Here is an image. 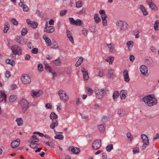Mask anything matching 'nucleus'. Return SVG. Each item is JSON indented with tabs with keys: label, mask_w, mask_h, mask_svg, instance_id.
<instances>
[{
	"label": "nucleus",
	"mask_w": 159,
	"mask_h": 159,
	"mask_svg": "<svg viewBox=\"0 0 159 159\" xmlns=\"http://www.w3.org/2000/svg\"><path fill=\"white\" fill-rule=\"evenodd\" d=\"M27 24L30 27L34 29H36L38 25V24L34 21H31L30 19H27L26 20Z\"/></svg>",
	"instance_id": "obj_11"
},
{
	"label": "nucleus",
	"mask_w": 159,
	"mask_h": 159,
	"mask_svg": "<svg viewBox=\"0 0 159 159\" xmlns=\"http://www.w3.org/2000/svg\"><path fill=\"white\" fill-rule=\"evenodd\" d=\"M55 139L62 140L64 139V136L61 134H56L54 137Z\"/></svg>",
	"instance_id": "obj_48"
},
{
	"label": "nucleus",
	"mask_w": 159,
	"mask_h": 159,
	"mask_svg": "<svg viewBox=\"0 0 159 159\" xmlns=\"http://www.w3.org/2000/svg\"><path fill=\"white\" fill-rule=\"evenodd\" d=\"M43 38L45 40L46 44L47 46H50L51 45V41L46 34H44L43 35Z\"/></svg>",
	"instance_id": "obj_16"
},
{
	"label": "nucleus",
	"mask_w": 159,
	"mask_h": 159,
	"mask_svg": "<svg viewBox=\"0 0 159 159\" xmlns=\"http://www.w3.org/2000/svg\"><path fill=\"white\" fill-rule=\"evenodd\" d=\"M96 97L99 99H101L103 98L106 93V91L104 89H99L98 92H95Z\"/></svg>",
	"instance_id": "obj_5"
},
{
	"label": "nucleus",
	"mask_w": 159,
	"mask_h": 159,
	"mask_svg": "<svg viewBox=\"0 0 159 159\" xmlns=\"http://www.w3.org/2000/svg\"><path fill=\"white\" fill-rule=\"evenodd\" d=\"M94 19L95 22L96 23H98L100 22L101 21V19L99 17L98 14V13H96L95 14L94 17Z\"/></svg>",
	"instance_id": "obj_26"
},
{
	"label": "nucleus",
	"mask_w": 159,
	"mask_h": 159,
	"mask_svg": "<svg viewBox=\"0 0 159 159\" xmlns=\"http://www.w3.org/2000/svg\"><path fill=\"white\" fill-rule=\"evenodd\" d=\"M17 98V96L16 95H13L11 96L9 98V102L11 103H13Z\"/></svg>",
	"instance_id": "obj_27"
},
{
	"label": "nucleus",
	"mask_w": 159,
	"mask_h": 159,
	"mask_svg": "<svg viewBox=\"0 0 159 159\" xmlns=\"http://www.w3.org/2000/svg\"><path fill=\"white\" fill-rule=\"evenodd\" d=\"M117 114L120 117H123L126 116L128 114V112L125 109H120L118 110Z\"/></svg>",
	"instance_id": "obj_12"
},
{
	"label": "nucleus",
	"mask_w": 159,
	"mask_h": 159,
	"mask_svg": "<svg viewBox=\"0 0 159 159\" xmlns=\"http://www.w3.org/2000/svg\"><path fill=\"white\" fill-rule=\"evenodd\" d=\"M20 104L21 107L23 111L25 113L29 107L28 102L25 98H23L20 102Z\"/></svg>",
	"instance_id": "obj_3"
},
{
	"label": "nucleus",
	"mask_w": 159,
	"mask_h": 159,
	"mask_svg": "<svg viewBox=\"0 0 159 159\" xmlns=\"http://www.w3.org/2000/svg\"><path fill=\"white\" fill-rule=\"evenodd\" d=\"M20 141L19 139L13 141L11 143V147L15 148L18 147L20 144Z\"/></svg>",
	"instance_id": "obj_14"
},
{
	"label": "nucleus",
	"mask_w": 159,
	"mask_h": 159,
	"mask_svg": "<svg viewBox=\"0 0 159 159\" xmlns=\"http://www.w3.org/2000/svg\"><path fill=\"white\" fill-rule=\"evenodd\" d=\"M10 28V25L8 22H7L5 23V26L3 30V32L4 33H6L8 30Z\"/></svg>",
	"instance_id": "obj_35"
},
{
	"label": "nucleus",
	"mask_w": 159,
	"mask_h": 159,
	"mask_svg": "<svg viewBox=\"0 0 159 159\" xmlns=\"http://www.w3.org/2000/svg\"><path fill=\"white\" fill-rule=\"evenodd\" d=\"M141 137L143 143H149V140L146 135L144 134H142Z\"/></svg>",
	"instance_id": "obj_23"
},
{
	"label": "nucleus",
	"mask_w": 159,
	"mask_h": 159,
	"mask_svg": "<svg viewBox=\"0 0 159 159\" xmlns=\"http://www.w3.org/2000/svg\"><path fill=\"white\" fill-rule=\"evenodd\" d=\"M53 63L57 66H60L61 64L60 58H58L53 61Z\"/></svg>",
	"instance_id": "obj_39"
},
{
	"label": "nucleus",
	"mask_w": 159,
	"mask_h": 159,
	"mask_svg": "<svg viewBox=\"0 0 159 159\" xmlns=\"http://www.w3.org/2000/svg\"><path fill=\"white\" fill-rule=\"evenodd\" d=\"M119 96V93L118 91H115L113 95V100L114 101L116 100L117 98Z\"/></svg>",
	"instance_id": "obj_40"
},
{
	"label": "nucleus",
	"mask_w": 159,
	"mask_h": 159,
	"mask_svg": "<svg viewBox=\"0 0 159 159\" xmlns=\"http://www.w3.org/2000/svg\"><path fill=\"white\" fill-rule=\"evenodd\" d=\"M86 90L87 91V94L91 96L92 95L93 91V89L89 87H86L85 88Z\"/></svg>",
	"instance_id": "obj_34"
},
{
	"label": "nucleus",
	"mask_w": 159,
	"mask_h": 159,
	"mask_svg": "<svg viewBox=\"0 0 159 159\" xmlns=\"http://www.w3.org/2000/svg\"><path fill=\"white\" fill-rule=\"evenodd\" d=\"M142 100L148 106L151 107L157 103V101L153 95H148L144 97Z\"/></svg>",
	"instance_id": "obj_1"
},
{
	"label": "nucleus",
	"mask_w": 159,
	"mask_h": 159,
	"mask_svg": "<svg viewBox=\"0 0 159 159\" xmlns=\"http://www.w3.org/2000/svg\"><path fill=\"white\" fill-rule=\"evenodd\" d=\"M127 91L125 90H122L120 92V99L122 100H124L125 99L126 95H127Z\"/></svg>",
	"instance_id": "obj_22"
},
{
	"label": "nucleus",
	"mask_w": 159,
	"mask_h": 159,
	"mask_svg": "<svg viewBox=\"0 0 159 159\" xmlns=\"http://www.w3.org/2000/svg\"><path fill=\"white\" fill-rule=\"evenodd\" d=\"M50 117L52 120H57L58 116L55 113L52 112L51 113Z\"/></svg>",
	"instance_id": "obj_32"
},
{
	"label": "nucleus",
	"mask_w": 159,
	"mask_h": 159,
	"mask_svg": "<svg viewBox=\"0 0 159 159\" xmlns=\"http://www.w3.org/2000/svg\"><path fill=\"white\" fill-rule=\"evenodd\" d=\"M27 30L26 28H23L21 31V34L22 36L25 35L27 33Z\"/></svg>",
	"instance_id": "obj_49"
},
{
	"label": "nucleus",
	"mask_w": 159,
	"mask_h": 159,
	"mask_svg": "<svg viewBox=\"0 0 159 159\" xmlns=\"http://www.w3.org/2000/svg\"><path fill=\"white\" fill-rule=\"evenodd\" d=\"M16 41L22 45H24L25 44L24 39L21 36L17 37L16 38Z\"/></svg>",
	"instance_id": "obj_20"
},
{
	"label": "nucleus",
	"mask_w": 159,
	"mask_h": 159,
	"mask_svg": "<svg viewBox=\"0 0 159 159\" xmlns=\"http://www.w3.org/2000/svg\"><path fill=\"white\" fill-rule=\"evenodd\" d=\"M98 75L99 77H101L104 75V73L102 70H100L98 74Z\"/></svg>",
	"instance_id": "obj_63"
},
{
	"label": "nucleus",
	"mask_w": 159,
	"mask_h": 159,
	"mask_svg": "<svg viewBox=\"0 0 159 159\" xmlns=\"http://www.w3.org/2000/svg\"><path fill=\"white\" fill-rule=\"evenodd\" d=\"M11 76V73L9 71H7L5 74V77L7 78H9Z\"/></svg>",
	"instance_id": "obj_56"
},
{
	"label": "nucleus",
	"mask_w": 159,
	"mask_h": 159,
	"mask_svg": "<svg viewBox=\"0 0 159 159\" xmlns=\"http://www.w3.org/2000/svg\"><path fill=\"white\" fill-rule=\"evenodd\" d=\"M67 10H61L60 11V15L61 16H65L66 12H67Z\"/></svg>",
	"instance_id": "obj_53"
},
{
	"label": "nucleus",
	"mask_w": 159,
	"mask_h": 159,
	"mask_svg": "<svg viewBox=\"0 0 159 159\" xmlns=\"http://www.w3.org/2000/svg\"><path fill=\"white\" fill-rule=\"evenodd\" d=\"M76 6L77 7H80L82 6V2L81 1H79L76 3Z\"/></svg>",
	"instance_id": "obj_58"
},
{
	"label": "nucleus",
	"mask_w": 159,
	"mask_h": 159,
	"mask_svg": "<svg viewBox=\"0 0 159 159\" xmlns=\"http://www.w3.org/2000/svg\"><path fill=\"white\" fill-rule=\"evenodd\" d=\"M94 108L96 110H99L101 108V107L97 104H96L94 105Z\"/></svg>",
	"instance_id": "obj_61"
},
{
	"label": "nucleus",
	"mask_w": 159,
	"mask_h": 159,
	"mask_svg": "<svg viewBox=\"0 0 159 159\" xmlns=\"http://www.w3.org/2000/svg\"><path fill=\"white\" fill-rule=\"evenodd\" d=\"M39 51V50L37 48H33L31 51V52L33 54H37L38 53Z\"/></svg>",
	"instance_id": "obj_54"
},
{
	"label": "nucleus",
	"mask_w": 159,
	"mask_h": 159,
	"mask_svg": "<svg viewBox=\"0 0 159 159\" xmlns=\"http://www.w3.org/2000/svg\"><path fill=\"white\" fill-rule=\"evenodd\" d=\"M7 98V95L5 94V93L3 91H1V94L0 95V102H1L3 101H5Z\"/></svg>",
	"instance_id": "obj_21"
},
{
	"label": "nucleus",
	"mask_w": 159,
	"mask_h": 159,
	"mask_svg": "<svg viewBox=\"0 0 159 159\" xmlns=\"http://www.w3.org/2000/svg\"><path fill=\"white\" fill-rule=\"evenodd\" d=\"M55 30L54 27L52 26H49L48 27L44 28V31L48 33H52Z\"/></svg>",
	"instance_id": "obj_17"
},
{
	"label": "nucleus",
	"mask_w": 159,
	"mask_h": 159,
	"mask_svg": "<svg viewBox=\"0 0 159 159\" xmlns=\"http://www.w3.org/2000/svg\"><path fill=\"white\" fill-rule=\"evenodd\" d=\"M123 77L124 81L125 82H128L129 81L130 79L129 77L128 71L125 70L123 72Z\"/></svg>",
	"instance_id": "obj_19"
},
{
	"label": "nucleus",
	"mask_w": 159,
	"mask_h": 159,
	"mask_svg": "<svg viewBox=\"0 0 159 159\" xmlns=\"http://www.w3.org/2000/svg\"><path fill=\"white\" fill-rule=\"evenodd\" d=\"M6 62L7 64H10L12 66L15 65V62L13 60L7 59L6 60Z\"/></svg>",
	"instance_id": "obj_31"
},
{
	"label": "nucleus",
	"mask_w": 159,
	"mask_h": 159,
	"mask_svg": "<svg viewBox=\"0 0 159 159\" xmlns=\"http://www.w3.org/2000/svg\"><path fill=\"white\" fill-rule=\"evenodd\" d=\"M58 94L61 99L64 102L67 101L68 100V97L64 91L62 90H60L59 91Z\"/></svg>",
	"instance_id": "obj_6"
},
{
	"label": "nucleus",
	"mask_w": 159,
	"mask_h": 159,
	"mask_svg": "<svg viewBox=\"0 0 159 159\" xmlns=\"http://www.w3.org/2000/svg\"><path fill=\"white\" fill-rule=\"evenodd\" d=\"M52 120V122L50 125V128L52 129H54L55 127L57 126L58 125V122L57 120Z\"/></svg>",
	"instance_id": "obj_24"
},
{
	"label": "nucleus",
	"mask_w": 159,
	"mask_h": 159,
	"mask_svg": "<svg viewBox=\"0 0 159 159\" xmlns=\"http://www.w3.org/2000/svg\"><path fill=\"white\" fill-rule=\"evenodd\" d=\"M116 51L115 45L113 44L110 43V52H114Z\"/></svg>",
	"instance_id": "obj_42"
},
{
	"label": "nucleus",
	"mask_w": 159,
	"mask_h": 159,
	"mask_svg": "<svg viewBox=\"0 0 159 159\" xmlns=\"http://www.w3.org/2000/svg\"><path fill=\"white\" fill-rule=\"evenodd\" d=\"M127 137L130 141H132L133 139V136L131 135V133L130 132H128L126 135Z\"/></svg>",
	"instance_id": "obj_45"
},
{
	"label": "nucleus",
	"mask_w": 159,
	"mask_h": 159,
	"mask_svg": "<svg viewBox=\"0 0 159 159\" xmlns=\"http://www.w3.org/2000/svg\"><path fill=\"white\" fill-rule=\"evenodd\" d=\"M51 47L52 48H57L58 47V45L57 43L55 41L51 43Z\"/></svg>",
	"instance_id": "obj_41"
},
{
	"label": "nucleus",
	"mask_w": 159,
	"mask_h": 159,
	"mask_svg": "<svg viewBox=\"0 0 159 159\" xmlns=\"http://www.w3.org/2000/svg\"><path fill=\"white\" fill-rule=\"evenodd\" d=\"M158 25H159V20H156L154 24V29L155 31L158 30Z\"/></svg>",
	"instance_id": "obj_44"
},
{
	"label": "nucleus",
	"mask_w": 159,
	"mask_h": 159,
	"mask_svg": "<svg viewBox=\"0 0 159 159\" xmlns=\"http://www.w3.org/2000/svg\"><path fill=\"white\" fill-rule=\"evenodd\" d=\"M66 35L67 37L69 39L70 41L72 43H74V41L73 40V38L72 36L71 32L69 30L66 31Z\"/></svg>",
	"instance_id": "obj_18"
},
{
	"label": "nucleus",
	"mask_w": 159,
	"mask_h": 159,
	"mask_svg": "<svg viewBox=\"0 0 159 159\" xmlns=\"http://www.w3.org/2000/svg\"><path fill=\"white\" fill-rule=\"evenodd\" d=\"M101 145V141L100 139H97L93 142L92 144V148L94 150L99 149Z\"/></svg>",
	"instance_id": "obj_8"
},
{
	"label": "nucleus",
	"mask_w": 159,
	"mask_h": 159,
	"mask_svg": "<svg viewBox=\"0 0 159 159\" xmlns=\"http://www.w3.org/2000/svg\"><path fill=\"white\" fill-rule=\"evenodd\" d=\"M45 68L47 71L49 73H52V69L48 63H45Z\"/></svg>",
	"instance_id": "obj_33"
},
{
	"label": "nucleus",
	"mask_w": 159,
	"mask_h": 159,
	"mask_svg": "<svg viewBox=\"0 0 159 159\" xmlns=\"http://www.w3.org/2000/svg\"><path fill=\"white\" fill-rule=\"evenodd\" d=\"M98 128L100 132L102 133L103 132L105 129L104 127L102 125H100L98 126Z\"/></svg>",
	"instance_id": "obj_47"
},
{
	"label": "nucleus",
	"mask_w": 159,
	"mask_h": 159,
	"mask_svg": "<svg viewBox=\"0 0 159 159\" xmlns=\"http://www.w3.org/2000/svg\"><path fill=\"white\" fill-rule=\"evenodd\" d=\"M30 146L31 148L34 149L37 148L39 146V144L34 142H30Z\"/></svg>",
	"instance_id": "obj_30"
},
{
	"label": "nucleus",
	"mask_w": 159,
	"mask_h": 159,
	"mask_svg": "<svg viewBox=\"0 0 159 159\" xmlns=\"http://www.w3.org/2000/svg\"><path fill=\"white\" fill-rule=\"evenodd\" d=\"M140 9L142 12L144 16H147L148 14V12L147 11L143 5H140Z\"/></svg>",
	"instance_id": "obj_25"
},
{
	"label": "nucleus",
	"mask_w": 159,
	"mask_h": 159,
	"mask_svg": "<svg viewBox=\"0 0 159 159\" xmlns=\"http://www.w3.org/2000/svg\"><path fill=\"white\" fill-rule=\"evenodd\" d=\"M114 72V69H110V80H113L116 77Z\"/></svg>",
	"instance_id": "obj_28"
},
{
	"label": "nucleus",
	"mask_w": 159,
	"mask_h": 159,
	"mask_svg": "<svg viewBox=\"0 0 159 159\" xmlns=\"http://www.w3.org/2000/svg\"><path fill=\"white\" fill-rule=\"evenodd\" d=\"M83 60V58L82 57H80L79 59L77 61L75 64V66L76 67L80 65L82 63Z\"/></svg>",
	"instance_id": "obj_37"
},
{
	"label": "nucleus",
	"mask_w": 159,
	"mask_h": 159,
	"mask_svg": "<svg viewBox=\"0 0 159 159\" xmlns=\"http://www.w3.org/2000/svg\"><path fill=\"white\" fill-rule=\"evenodd\" d=\"M140 70L141 73L143 75H145L148 71V68L145 65H142L140 67Z\"/></svg>",
	"instance_id": "obj_15"
},
{
	"label": "nucleus",
	"mask_w": 159,
	"mask_h": 159,
	"mask_svg": "<svg viewBox=\"0 0 159 159\" xmlns=\"http://www.w3.org/2000/svg\"><path fill=\"white\" fill-rule=\"evenodd\" d=\"M103 71L104 73V75H109V71L108 70L105 69L103 70Z\"/></svg>",
	"instance_id": "obj_64"
},
{
	"label": "nucleus",
	"mask_w": 159,
	"mask_h": 159,
	"mask_svg": "<svg viewBox=\"0 0 159 159\" xmlns=\"http://www.w3.org/2000/svg\"><path fill=\"white\" fill-rule=\"evenodd\" d=\"M67 150L68 152H71V153L75 154H78L80 151V149L79 148L73 146L69 147L68 148Z\"/></svg>",
	"instance_id": "obj_9"
},
{
	"label": "nucleus",
	"mask_w": 159,
	"mask_h": 159,
	"mask_svg": "<svg viewBox=\"0 0 159 159\" xmlns=\"http://www.w3.org/2000/svg\"><path fill=\"white\" fill-rule=\"evenodd\" d=\"M83 24L82 20L80 19H77L75 21V22L74 23V25L76 26H80Z\"/></svg>",
	"instance_id": "obj_36"
},
{
	"label": "nucleus",
	"mask_w": 159,
	"mask_h": 159,
	"mask_svg": "<svg viewBox=\"0 0 159 159\" xmlns=\"http://www.w3.org/2000/svg\"><path fill=\"white\" fill-rule=\"evenodd\" d=\"M133 151L134 154L139 153V148L135 147L133 149Z\"/></svg>",
	"instance_id": "obj_60"
},
{
	"label": "nucleus",
	"mask_w": 159,
	"mask_h": 159,
	"mask_svg": "<svg viewBox=\"0 0 159 159\" xmlns=\"http://www.w3.org/2000/svg\"><path fill=\"white\" fill-rule=\"evenodd\" d=\"M21 79L22 83L25 84H30L31 81L30 77L26 74L22 75Z\"/></svg>",
	"instance_id": "obj_7"
},
{
	"label": "nucleus",
	"mask_w": 159,
	"mask_h": 159,
	"mask_svg": "<svg viewBox=\"0 0 159 159\" xmlns=\"http://www.w3.org/2000/svg\"><path fill=\"white\" fill-rule=\"evenodd\" d=\"M149 7L152 10H155L157 8V6L154 4L153 2L149 5Z\"/></svg>",
	"instance_id": "obj_51"
},
{
	"label": "nucleus",
	"mask_w": 159,
	"mask_h": 159,
	"mask_svg": "<svg viewBox=\"0 0 159 159\" xmlns=\"http://www.w3.org/2000/svg\"><path fill=\"white\" fill-rule=\"evenodd\" d=\"M38 70L40 72H42L43 70V65L41 64H39L38 66Z\"/></svg>",
	"instance_id": "obj_50"
},
{
	"label": "nucleus",
	"mask_w": 159,
	"mask_h": 159,
	"mask_svg": "<svg viewBox=\"0 0 159 159\" xmlns=\"http://www.w3.org/2000/svg\"><path fill=\"white\" fill-rule=\"evenodd\" d=\"M39 141V140L37 138V136L35 135H33L30 139L29 142L37 143Z\"/></svg>",
	"instance_id": "obj_29"
},
{
	"label": "nucleus",
	"mask_w": 159,
	"mask_h": 159,
	"mask_svg": "<svg viewBox=\"0 0 159 159\" xmlns=\"http://www.w3.org/2000/svg\"><path fill=\"white\" fill-rule=\"evenodd\" d=\"M133 33L135 36V38H138L139 37V32L138 30H134L133 32Z\"/></svg>",
	"instance_id": "obj_46"
},
{
	"label": "nucleus",
	"mask_w": 159,
	"mask_h": 159,
	"mask_svg": "<svg viewBox=\"0 0 159 159\" xmlns=\"http://www.w3.org/2000/svg\"><path fill=\"white\" fill-rule=\"evenodd\" d=\"M11 21L12 24L15 25H18V23L17 20L15 18L12 19Z\"/></svg>",
	"instance_id": "obj_55"
},
{
	"label": "nucleus",
	"mask_w": 159,
	"mask_h": 159,
	"mask_svg": "<svg viewBox=\"0 0 159 159\" xmlns=\"http://www.w3.org/2000/svg\"><path fill=\"white\" fill-rule=\"evenodd\" d=\"M11 49L13 53H15V54L20 55L22 54V50L21 48L18 45H14L11 47Z\"/></svg>",
	"instance_id": "obj_4"
},
{
	"label": "nucleus",
	"mask_w": 159,
	"mask_h": 159,
	"mask_svg": "<svg viewBox=\"0 0 159 159\" xmlns=\"http://www.w3.org/2000/svg\"><path fill=\"white\" fill-rule=\"evenodd\" d=\"M18 126H20L23 125V120L22 118H17L16 120Z\"/></svg>",
	"instance_id": "obj_38"
},
{
	"label": "nucleus",
	"mask_w": 159,
	"mask_h": 159,
	"mask_svg": "<svg viewBox=\"0 0 159 159\" xmlns=\"http://www.w3.org/2000/svg\"><path fill=\"white\" fill-rule=\"evenodd\" d=\"M116 26L120 31L126 30L128 27V25L127 23L125 21L121 20H118L116 24Z\"/></svg>",
	"instance_id": "obj_2"
},
{
	"label": "nucleus",
	"mask_w": 159,
	"mask_h": 159,
	"mask_svg": "<svg viewBox=\"0 0 159 159\" xmlns=\"http://www.w3.org/2000/svg\"><path fill=\"white\" fill-rule=\"evenodd\" d=\"M81 71L83 73L84 80H88L89 78L88 73L87 70L83 67L81 68Z\"/></svg>",
	"instance_id": "obj_13"
},
{
	"label": "nucleus",
	"mask_w": 159,
	"mask_h": 159,
	"mask_svg": "<svg viewBox=\"0 0 159 159\" xmlns=\"http://www.w3.org/2000/svg\"><path fill=\"white\" fill-rule=\"evenodd\" d=\"M147 63L148 65L150 67H152L154 65L153 61L152 60H148Z\"/></svg>",
	"instance_id": "obj_52"
},
{
	"label": "nucleus",
	"mask_w": 159,
	"mask_h": 159,
	"mask_svg": "<svg viewBox=\"0 0 159 159\" xmlns=\"http://www.w3.org/2000/svg\"><path fill=\"white\" fill-rule=\"evenodd\" d=\"M79 13L80 15H84L86 13V10L84 9H83L79 12Z\"/></svg>",
	"instance_id": "obj_62"
},
{
	"label": "nucleus",
	"mask_w": 159,
	"mask_h": 159,
	"mask_svg": "<svg viewBox=\"0 0 159 159\" xmlns=\"http://www.w3.org/2000/svg\"><path fill=\"white\" fill-rule=\"evenodd\" d=\"M43 92L41 90H32L31 92V95L33 98L38 97L42 94Z\"/></svg>",
	"instance_id": "obj_10"
},
{
	"label": "nucleus",
	"mask_w": 159,
	"mask_h": 159,
	"mask_svg": "<svg viewBox=\"0 0 159 159\" xmlns=\"http://www.w3.org/2000/svg\"><path fill=\"white\" fill-rule=\"evenodd\" d=\"M69 20L70 24L74 25V23L75 22V20L72 17L70 18Z\"/></svg>",
	"instance_id": "obj_59"
},
{
	"label": "nucleus",
	"mask_w": 159,
	"mask_h": 159,
	"mask_svg": "<svg viewBox=\"0 0 159 159\" xmlns=\"http://www.w3.org/2000/svg\"><path fill=\"white\" fill-rule=\"evenodd\" d=\"M19 6L22 8L23 10L24 11L27 12L29 10L28 7L27 5H24V3H23L22 5Z\"/></svg>",
	"instance_id": "obj_43"
},
{
	"label": "nucleus",
	"mask_w": 159,
	"mask_h": 159,
	"mask_svg": "<svg viewBox=\"0 0 159 159\" xmlns=\"http://www.w3.org/2000/svg\"><path fill=\"white\" fill-rule=\"evenodd\" d=\"M143 143L142 148L143 150H145L146 148L149 145V143Z\"/></svg>",
	"instance_id": "obj_57"
}]
</instances>
